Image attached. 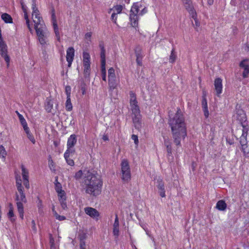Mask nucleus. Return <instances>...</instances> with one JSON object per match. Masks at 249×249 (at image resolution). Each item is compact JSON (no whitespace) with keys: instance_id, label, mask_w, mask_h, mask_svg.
I'll use <instances>...</instances> for the list:
<instances>
[{"instance_id":"nucleus-1","label":"nucleus","mask_w":249,"mask_h":249,"mask_svg":"<svg viewBox=\"0 0 249 249\" xmlns=\"http://www.w3.org/2000/svg\"><path fill=\"white\" fill-rule=\"evenodd\" d=\"M79 181L86 193L93 196L101 194L103 185L102 180L89 170H79Z\"/></svg>"},{"instance_id":"nucleus-2","label":"nucleus","mask_w":249,"mask_h":249,"mask_svg":"<svg viewBox=\"0 0 249 249\" xmlns=\"http://www.w3.org/2000/svg\"><path fill=\"white\" fill-rule=\"evenodd\" d=\"M168 124L171 129V133L174 143L180 145V141L187 135L186 126L184 117L180 109H178L173 116H169Z\"/></svg>"},{"instance_id":"nucleus-3","label":"nucleus","mask_w":249,"mask_h":249,"mask_svg":"<svg viewBox=\"0 0 249 249\" xmlns=\"http://www.w3.org/2000/svg\"><path fill=\"white\" fill-rule=\"evenodd\" d=\"M35 29L40 44L42 45L45 44L46 43L48 30L44 22H42L40 23L35 24Z\"/></svg>"},{"instance_id":"nucleus-4","label":"nucleus","mask_w":249,"mask_h":249,"mask_svg":"<svg viewBox=\"0 0 249 249\" xmlns=\"http://www.w3.org/2000/svg\"><path fill=\"white\" fill-rule=\"evenodd\" d=\"M236 118L240 122L241 124L239 128L235 131V134L236 135L237 137L241 135V133H242V130L244 127H248L249 130V126L247 124V123H246V116L243 110H238L237 111Z\"/></svg>"},{"instance_id":"nucleus-5","label":"nucleus","mask_w":249,"mask_h":249,"mask_svg":"<svg viewBox=\"0 0 249 249\" xmlns=\"http://www.w3.org/2000/svg\"><path fill=\"white\" fill-rule=\"evenodd\" d=\"M248 127H244L242 133L240 136V142L242 147V150L244 154L249 153V145L248 143L247 137L248 135Z\"/></svg>"},{"instance_id":"nucleus-6","label":"nucleus","mask_w":249,"mask_h":249,"mask_svg":"<svg viewBox=\"0 0 249 249\" xmlns=\"http://www.w3.org/2000/svg\"><path fill=\"white\" fill-rule=\"evenodd\" d=\"M90 55L86 52L83 53V63L84 67V75L85 78H89L90 73Z\"/></svg>"},{"instance_id":"nucleus-7","label":"nucleus","mask_w":249,"mask_h":249,"mask_svg":"<svg viewBox=\"0 0 249 249\" xmlns=\"http://www.w3.org/2000/svg\"><path fill=\"white\" fill-rule=\"evenodd\" d=\"M138 12L139 6L137 4L135 3L131 7L129 15L131 24L133 27H136L138 25Z\"/></svg>"},{"instance_id":"nucleus-8","label":"nucleus","mask_w":249,"mask_h":249,"mask_svg":"<svg viewBox=\"0 0 249 249\" xmlns=\"http://www.w3.org/2000/svg\"><path fill=\"white\" fill-rule=\"evenodd\" d=\"M77 139L75 135H71L69 138L67 142V150L65 152V156H68L67 154L69 152H71V154H73L75 150L73 148L74 145L76 143Z\"/></svg>"},{"instance_id":"nucleus-9","label":"nucleus","mask_w":249,"mask_h":249,"mask_svg":"<svg viewBox=\"0 0 249 249\" xmlns=\"http://www.w3.org/2000/svg\"><path fill=\"white\" fill-rule=\"evenodd\" d=\"M132 114L134 116H132L133 123L134 127L140 130L142 127L141 124V115L140 114V111L138 110L136 111H133Z\"/></svg>"},{"instance_id":"nucleus-10","label":"nucleus","mask_w":249,"mask_h":249,"mask_svg":"<svg viewBox=\"0 0 249 249\" xmlns=\"http://www.w3.org/2000/svg\"><path fill=\"white\" fill-rule=\"evenodd\" d=\"M33 13L32 16L33 21L35 24L40 23L44 22L42 18L40 16L39 12L36 7V4L35 2L32 4Z\"/></svg>"},{"instance_id":"nucleus-11","label":"nucleus","mask_w":249,"mask_h":249,"mask_svg":"<svg viewBox=\"0 0 249 249\" xmlns=\"http://www.w3.org/2000/svg\"><path fill=\"white\" fill-rule=\"evenodd\" d=\"M7 53V46L4 42L3 39L1 40H0V54L1 56L4 58L5 61L7 63V65L8 66L10 62V58L8 56Z\"/></svg>"},{"instance_id":"nucleus-12","label":"nucleus","mask_w":249,"mask_h":249,"mask_svg":"<svg viewBox=\"0 0 249 249\" xmlns=\"http://www.w3.org/2000/svg\"><path fill=\"white\" fill-rule=\"evenodd\" d=\"M130 104L132 112L140 110L139 107L138 105V102L136 99V95L132 91H130Z\"/></svg>"},{"instance_id":"nucleus-13","label":"nucleus","mask_w":249,"mask_h":249,"mask_svg":"<svg viewBox=\"0 0 249 249\" xmlns=\"http://www.w3.org/2000/svg\"><path fill=\"white\" fill-rule=\"evenodd\" d=\"M248 60H249L248 59H245L239 64V67L244 70L242 76L244 78L248 77L249 74V65L248 63Z\"/></svg>"},{"instance_id":"nucleus-14","label":"nucleus","mask_w":249,"mask_h":249,"mask_svg":"<svg viewBox=\"0 0 249 249\" xmlns=\"http://www.w3.org/2000/svg\"><path fill=\"white\" fill-rule=\"evenodd\" d=\"M84 211L87 214L94 219H97L98 217L100 215L98 211L96 209L91 207H88L85 208Z\"/></svg>"},{"instance_id":"nucleus-15","label":"nucleus","mask_w":249,"mask_h":249,"mask_svg":"<svg viewBox=\"0 0 249 249\" xmlns=\"http://www.w3.org/2000/svg\"><path fill=\"white\" fill-rule=\"evenodd\" d=\"M52 20L53 30H54L55 36L57 37V40L58 41H59L60 37V35H59L58 27V26L57 24L56 18L55 15L54 9H53L52 11Z\"/></svg>"},{"instance_id":"nucleus-16","label":"nucleus","mask_w":249,"mask_h":249,"mask_svg":"<svg viewBox=\"0 0 249 249\" xmlns=\"http://www.w3.org/2000/svg\"><path fill=\"white\" fill-rule=\"evenodd\" d=\"M123 10V6L121 5H117L114 6L113 12L112 13L111 17L112 21L116 24L117 15L121 13Z\"/></svg>"},{"instance_id":"nucleus-17","label":"nucleus","mask_w":249,"mask_h":249,"mask_svg":"<svg viewBox=\"0 0 249 249\" xmlns=\"http://www.w3.org/2000/svg\"><path fill=\"white\" fill-rule=\"evenodd\" d=\"M135 53L136 56V62L139 66H142V48L140 46H137L135 48Z\"/></svg>"},{"instance_id":"nucleus-18","label":"nucleus","mask_w":249,"mask_h":249,"mask_svg":"<svg viewBox=\"0 0 249 249\" xmlns=\"http://www.w3.org/2000/svg\"><path fill=\"white\" fill-rule=\"evenodd\" d=\"M222 80L220 78H217L214 80V88L216 92V95L219 96L222 90Z\"/></svg>"},{"instance_id":"nucleus-19","label":"nucleus","mask_w":249,"mask_h":249,"mask_svg":"<svg viewBox=\"0 0 249 249\" xmlns=\"http://www.w3.org/2000/svg\"><path fill=\"white\" fill-rule=\"evenodd\" d=\"M74 50L72 47H70L67 51V61L68 62V67H70L73 59Z\"/></svg>"},{"instance_id":"nucleus-20","label":"nucleus","mask_w":249,"mask_h":249,"mask_svg":"<svg viewBox=\"0 0 249 249\" xmlns=\"http://www.w3.org/2000/svg\"><path fill=\"white\" fill-rule=\"evenodd\" d=\"M157 187L159 190L160 195L161 197H164L165 196V191L164 188V184L162 180L160 178H158L157 180Z\"/></svg>"},{"instance_id":"nucleus-21","label":"nucleus","mask_w":249,"mask_h":249,"mask_svg":"<svg viewBox=\"0 0 249 249\" xmlns=\"http://www.w3.org/2000/svg\"><path fill=\"white\" fill-rule=\"evenodd\" d=\"M19 194L16 193V200L17 202H21V203H26V198L25 195L23 193V190H21V191H18Z\"/></svg>"},{"instance_id":"nucleus-22","label":"nucleus","mask_w":249,"mask_h":249,"mask_svg":"<svg viewBox=\"0 0 249 249\" xmlns=\"http://www.w3.org/2000/svg\"><path fill=\"white\" fill-rule=\"evenodd\" d=\"M119 219L117 214H116L115 219L113 224V235L117 237H118L119 234Z\"/></svg>"},{"instance_id":"nucleus-23","label":"nucleus","mask_w":249,"mask_h":249,"mask_svg":"<svg viewBox=\"0 0 249 249\" xmlns=\"http://www.w3.org/2000/svg\"><path fill=\"white\" fill-rule=\"evenodd\" d=\"M55 190L58 194L59 198H62L65 195L64 191L62 190V186L60 183H55Z\"/></svg>"},{"instance_id":"nucleus-24","label":"nucleus","mask_w":249,"mask_h":249,"mask_svg":"<svg viewBox=\"0 0 249 249\" xmlns=\"http://www.w3.org/2000/svg\"><path fill=\"white\" fill-rule=\"evenodd\" d=\"M202 107L203 109L205 116L207 118L209 116V111L207 107V102L205 97V95H203V99L202 101Z\"/></svg>"},{"instance_id":"nucleus-25","label":"nucleus","mask_w":249,"mask_h":249,"mask_svg":"<svg viewBox=\"0 0 249 249\" xmlns=\"http://www.w3.org/2000/svg\"><path fill=\"white\" fill-rule=\"evenodd\" d=\"M184 6L186 10L189 12L190 15H193V16L194 17V15H195V12H196L194 8L191 0L188 2L187 4L184 5Z\"/></svg>"},{"instance_id":"nucleus-26","label":"nucleus","mask_w":249,"mask_h":249,"mask_svg":"<svg viewBox=\"0 0 249 249\" xmlns=\"http://www.w3.org/2000/svg\"><path fill=\"white\" fill-rule=\"evenodd\" d=\"M227 208V204L223 200H219L216 205V208L220 211H225Z\"/></svg>"},{"instance_id":"nucleus-27","label":"nucleus","mask_w":249,"mask_h":249,"mask_svg":"<svg viewBox=\"0 0 249 249\" xmlns=\"http://www.w3.org/2000/svg\"><path fill=\"white\" fill-rule=\"evenodd\" d=\"M121 171H130L129 163L126 160L124 159L122 161Z\"/></svg>"},{"instance_id":"nucleus-28","label":"nucleus","mask_w":249,"mask_h":249,"mask_svg":"<svg viewBox=\"0 0 249 249\" xmlns=\"http://www.w3.org/2000/svg\"><path fill=\"white\" fill-rule=\"evenodd\" d=\"M122 179L124 182H128L131 179L130 171H122Z\"/></svg>"},{"instance_id":"nucleus-29","label":"nucleus","mask_w":249,"mask_h":249,"mask_svg":"<svg viewBox=\"0 0 249 249\" xmlns=\"http://www.w3.org/2000/svg\"><path fill=\"white\" fill-rule=\"evenodd\" d=\"M23 203L21 202H17V206L18 208V211L19 214V217L22 219H23L24 216V209L23 206Z\"/></svg>"},{"instance_id":"nucleus-30","label":"nucleus","mask_w":249,"mask_h":249,"mask_svg":"<svg viewBox=\"0 0 249 249\" xmlns=\"http://www.w3.org/2000/svg\"><path fill=\"white\" fill-rule=\"evenodd\" d=\"M164 144H165V146L166 147L168 156H172V150L171 142L169 140H165Z\"/></svg>"},{"instance_id":"nucleus-31","label":"nucleus","mask_w":249,"mask_h":249,"mask_svg":"<svg viewBox=\"0 0 249 249\" xmlns=\"http://www.w3.org/2000/svg\"><path fill=\"white\" fill-rule=\"evenodd\" d=\"M1 18L6 23H11L13 22V19L11 16L7 13L2 14L1 16Z\"/></svg>"},{"instance_id":"nucleus-32","label":"nucleus","mask_w":249,"mask_h":249,"mask_svg":"<svg viewBox=\"0 0 249 249\" xmlns=\"http://www.w3.org/2000/svg\"><path fill=\"white\" fill-rule=\"evenodd\" d=\"M108 85L110 89H115L117 85L116 78L108 79Z\"/></svg>"},{"instance_id":"nucleus-33","label":"nucleus","mask_w":249,"mask_h":249,"mask_svg":"<svg viewBox=\"0 0 249 249\" xmlns=\"http://www.w3.org/2000/svg\"><path fill=\"white\" fill-rule=\"evenodd\" d=\"M177 58V55L175 51V49L173 48L172 51L169 57V62L171 63H174Z\"/></svg>"},{"instance_id":"nucleus-34","label":"nucleus","mask_w":249,"mask_h":249,"mask_svg":"<svg viewBox=\"0 0 249 249\" xmlns=\"http://www.w3.org/2000/svg\"><path fill=\"white\" fill-rule=\"evenodd\" d=\"M21 179H20V177L19 176L18 178V177H16V186L17 187L18 191H21V190H23V187L21 185Z\"/></svg>"},{"instance_id":"nucleus-35","label":"nucleus","mask_w":249,"mask_h":249,"mask_svg":"<svg viewBox=\"0 0 249 249\" xmlns=\"http://www.w3.org/2000/svg\"><path fill=\"white\" fill-rule=\"evenodd\" d=\"M106 50H103L101 51L100 57H101V65H106V55H105Z\"/></svg>"},{"instance_id":"nucleus-36","label":"nucleus","mask_w":249,"mask_h":249,"mask_svg":"<svg viewBox=\"0 0 249 249\" xmlns=\"http://www.w3.org/2000/svg\"><path fill=\"white\" fill-rule=\"evenodd\" d=\"M21 170H22V175L23 177V180L24 179H28V177H29L28 171L24 167V166L23 165L21 166Z\"/></svg>"},{"instance_id":"nucleus-37","label":"nucleus","mask_w":249,"mask_h":249,"mask_svg":"<svg viewBox=\"0 0 249 249\" xmlns=\"http://www.w3.org/2000/svg\"><path fill=\"white\" fill-rule=\"evenodd\" d=\"M108 78L109 79L115 78L116 75L115 73V71L113 68H110L108 71Z\"/></svg>"},{"instance_id":"nucleus-38","label":"nucleus","mask_w":249,"mask_h":249,"mask_svg":"<svg viewBox=\"0 0 249 249\" xmlns=\"http://www.w3.org/2000/svg\"><path fill=\"white\" fill-rule=\"evenodd\" d=\"M66 108L68 111H70L72 109V106L71 102L70 97H67V101L66 102Z\"/></svg>"},{"instance_id":"nucleus-39","label":"nucleus","mask_w":249,"mask_h":249,"mask_svg":"<svg viewBox=\"0 0 249 249\" xmlns=\"http://www.w3.org/2000/svg\"><path fill=\"white\" fill-rule=\"evenodd\" d=\"M71 154V152H69L67 154L68 156L66 157L65 156V153L64 154V158L67 161V163L73 166L74 165V161L72 160L69 159L70 155Z\"/></svg>"},{"instance_id":"nucleus-40","label":"nucleus","mask_w":249,"mask_h":249,"mask_svg":"<svg viewBox=\"0 0 249 249\" xmlns=\"http://www.w3.org/2000/svg\"><path fill=\"white\" fill-rule=\"evenodd\" d=\"M66 196L64 195L62 198H59L60 202L61 203V207L63 209H65L67 208V204L66 202Z\"/></svg>"},{"instance_id":"nucleus-41","label":"nucleus","mask_w":249,"mask_h":249,"mask_svg":"<svg viewBox=\"0 0 249 249\" xmlns=\"http://www.w3.org/2000/svg\"><path fill=\"white\" fill-rule=\"evenodd\" d=\"M101 74L103 80L106 81V65H101Z\"/></svg>"},{"instance_id":"nucleus-42","label":"nucleus","mask_w":249,"mask_h":249,"mask_svg":"<svg viewBox=\"0 0 249 249\" xmlns=\"http://www.w3.org/2000/svg\"><path fill=\"white\" fill-rule=\"evenodd\" d=\"M53 212L54 215L55 216V218L57 219H58L59 220L62 221L66 219L65 217L64 216L60 215H59L55 211L54 207L53 208Z\"/></svg>"},{"instance_id":"nucleus-43","label":"nucleus","mask_w":249,"mask_h":249,"mask_svg":"<svg viewBox=\"0 0 249 249\" xmlns=\"http://www.w3.org/2000/svg\"><path fill=\"white\" fill-rule=\"evenodd\" d=\"M7 215L9 218H10V220L13 222L15 221V219L14 218V210H9L8 213H7Z\"/></svg>"},{"instance_id":"nucleus-44","label":"nucleus","mask_w":249,"mask_h":249,"mask_svg":"<svg viewBox=\"0 0 249 249\" xmlns=\"http://www.w3.org/2000/svg\"><path fill=\"white\" fill-rule=\"evenodd\" d=\"M6 155V152L2 145H0V157L5 158Z\"/></svg>"},{"instance_id":"nucleus-45","label":"nucleus","mask_w":249,"mask_h":249,"mask_svg":"<svg viewBox=\"0 0 249 249\" xmlns=\"http://www.w3.org/2000/svg\"><path fill=\"white\" fill-rule=\"evenodd\" d=\"M26 133L27 134V136L28 138V139L33 143H35V140L34 139V137H33V136L31 134V133H30V130L29 131H27V132H26Z\"/></svg>"},{"instance_id":"nucleus-46","label":"nucleus","mask_w":249,"mask_h":249,"mask_svg":"<svg viewBox=\"0 0 249 249\" xmlns=\"http://www.w3.org/2000/svg\"><path fill=\"white\" fill-rule=\"evenodd\" d=\"M191 17L194 19L195 22V24L193 23V25L194 26H196V27H197L199 26V22L198 21L197 18H196V13L195 12V15H194V17L193 16V15H190Z\"/></svg>"},{"instance_id":"nucleus-47","label":"nucleus","mask_w":249,"mask_h":249,"mask_svg":"<svg viewBox=\"0 0 249 249\" xmlns=\"http://www.w3.org/2000/svg\"><path fill=\"white\" fill-rule=\"evenodd\" d=\"M87 89V85L85 83H83L81 84V90L82 91V94L84 95L86 93V90Z\"/></svg>"},{"instance_id":"nucleus-48","label":"nucleus","mask_w":249,"mask_h":249,"mask_svg":"<svg viewBox=\"0 0 249 249\" xmlns=\"http://www.w3.org/2000/svg\"><path fill=\"white\" fill-rule=\"evenodd\" d=\"M71 88L69 86H67L65 88V92L67 95V97H70Z\"/></svg>"},{"instance_id":"nucleus-49","label":"nucleus","mask_w":249,"mask_h":249,"mask_svg":"<svg viewBox=\"0 0 249 249\" xmlns=\"http://www.w3.org/2000/svg\"><path fill=\"white\" fill-rule=\"evenodd\" d=\"M53 107V104L50 102H48L46 106V109L48 112L51 111V109Z\"/></svg>"},{"instance_id":"nucleus-50","label":"nucleus","mask_w":249,"mask_h":249,"mask_svg":"<svg viewBox=\"0 0 249 249\" xmlns=\"http://www.w3.org/2000/svg\"><path fill=\"white\" fill-rule=\"evenodd\" d=\"M91 36V33L89 32L86 34L85 35V39L87 40V43H89L88 41L90 40Z\"/></svg>"},{"instance_id":"nucleus-51","label":"nucleus","mask_w":249,"mask_h":249,"mask_svg":"<svg viewBox=\"0 0 249 249\" xmlns=\"http://www.w3.org/2000/svg\"><path fill=\"white\" fill-rule=\"evenodd\" d=\"M79 236L81 241L83 240L84 239H86L87 237L86 232L82 231L81 233H80Z\"/></svg>"},{"instance_id":"nucleus-52","label":"nucleus","mask_w":249,"mask_h":249,"mask_svg":"<svg viewBox=\"0 0 249 249\" xmlns=\"http://www.w3.org/2000/svg\"><path fill=\"white\" fill-rule=\"evenodd\" d=\"M131 138L132 140H134V143H135V144L136 145H138V143H139V140H138V136L136 135H132V136H131Z\"/></svg>"},{"instance_id":"nucleus-53","label":"nucleus","mask_w":249,"mask_h":249,"mask_svg":"<svg viewBox=\"0 0 249 249\" xmlns=\"http://www.w3.org/2000/svg\"><path fill=\"white\" fill-rule=\"evenodd\" d=\"M19 119L21 124H24L26 122L23 116L21 114H19Z\"/></svg>"},{"instance_id":"nucleus-54","label":"nucleus","mask_w":249,"mask_h":249,"mask_svg":"<svg viewBox=\"0 0 249 249\" xmlns=\"http://www.w3.org/2000/svg\"><path fill=\"white\" fill-rule=\"evenodd\" d=\"M23 184L25 187L27 189H29L30 187L29 181L28 179H24L23 180Z\"/></svg>"},{"instance_id":"nucleus-55","label":"nucleus","mask_w":249,"mask_h":249,"mask_svg":"<svg viewBox=\"0 0 249 249\" xmlns=\"http://www.w3.org/2000/svg\"><path fill=\"white\" fill-rule=\"evenodd\" d=\"M24 18L26 19V24H28L29 25V19L28 18V15H27V11H25V10H24Z\"/></svg>"},{"instance_id":"nucleus-56","label":"nucleus","mask_w":249,"mask_h":249,"mask_svg":"<svg viewBox=\"0 0 249 249\" xmlns=\"http://www.w3.org/2000/svg\"><path fill=\"white\" fill-rule=\"evenodd\" d=\"M22 125L25 132H27V131H29V128L27 126V124L26 122L25 124H22Z\"/></svg>"},{"instance_id":"nucleus-57","label":"nucleus","mask_w":249,"mask_h":249,"mask_svg":"<svg viewBox=\"0 0 249 249\" xmlns=\"http://www.w3.org/2000/svg\"><path fill=\"white\" fill-rule=\"evenodd\" d=\"M147 12V10L145 8H144L140 13L139 15H143Z\"/></svg>"},{"instance_id":"nucleus-58","label":"nucleus","mask_w":249,"mask_h":249,"mask_svg":"<svg viewBox=\"0 0 249 249\" xmlns=\"http://www.w3.org/2000/svg\"><path fill=\"white\" fill-rule=\"evenodd\" d=\"M85 242L83 241V240L81 241V242H80V249L85 248Z\"/></svg>"},{"instance_id":"nucleus-59","label":"nucleus","mask_w":249,"mask_h":249,"mask_svg":"<svg viewBox=\"0 0 249 249\" xmlns=\"http://www.w3.org/2000/svg\"><path fill=\"white\" fill-rule=\"evenodd\" d=\"M32 225L33 230H34L35 231H36V224H35V222L34 220H32Z\"/></svg>"},{"instance_id":"nucleus-60","label":"nucleus","mask_w":249,"mask_h":249,"mask_svg":"<svg viewBox=\"0 0 249 249\" xmlns=\"http://www.w3.org/2000/svg\"><path fill=\"white\" fill-rule=\"evenodd\" d=\"M102 139L105 141H108V137L107 135H103Z\"/></svg>"},{"instance_id":"nucleus-61","label":"nucleus","mask_w":249,"mask_h":249,"mask_svg":"<svg viewBox=\"0 0 249 249\" xmlns=\"http://www.w3.org/2000/svg\"><path fill=\"white\" fill-rule=\"evenodd\" d=\"M99 47L101 49V51L103 50H105L103 43H100L99 44Z\"/></svg>"},{"instance_id":"nucleus-62","label":"nucleus","mask_w":249,"mask_h":249,"mask_svg":"<svg viewBox=\"0 0 249 249\" xmlns=\"http://www.w3.org/2000/svg\"><path fill=\"white\" fill-rule=\"evenodd\" d=\"M53 242H54V240L53 239H50V243L51 244V249H53Z\"/></svg>"},{"instance_id":"nucleus-63","label":"nucleus","mask_w":249,"mask_h":249,"mask_svg":"<svg viewBox=\"0 0 249 249\" xmlns=\"http://www.w3.org/2000/svg\"><path fill=\"white\" fill-rule=\"evenodd\" d=\"M213 0H207V2H208V4L210 5H211L212 4H213Z\"/></svg>"},{"instance_id":"nucleus-64","label":"nucleus","mask_w":249,"mask_h":249,"mask_svg":"<svg viewBox=\"0 0 249 249\" xmlns=\"http://www.w3.org/2000/svg\"><path fill=\"white\" fill-rule=\"evenodd\" d=\"M182 1L183 4L185 5V4H187V3L191 1V0H182Z\"/></svg>"}]
</instances>
